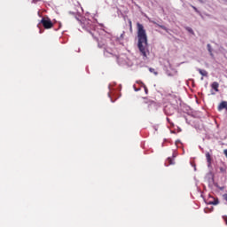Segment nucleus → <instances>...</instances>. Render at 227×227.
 Instances as JSON below:
<instances>
[{"label":"nucleus","mask_w":227,"mask_h":227,"mask_svg":"<svg viewBox=\"0 0 227 227\" xmlns=\"http://www.w3.org/2000/svg\"><path fill=\"white\" fill-rule=\"evenodd\" d=\"M121 65H123V62H121Z\"/></svg>","instance_id":"nucleus-29"},{"label":"nucleus","mask_w":227,"mask_h":227,"mask_svg":"<svg viewBox=\"0 0 227 227\" xmlns=\"http://www.w3.org/2000/svg\"><path fill=\"white\" fill-rule=\"evenodd\" d=\"M137 38L138 44L137 47L144 58H147L148 56V36L146 35V30L145 29V26L141 23H137Z\"/></svg>","instance_id":"nucleus-3"},{"label":"nucleus","mask_w":227,"mask_h":227,"mask_svg":"<svg viewBox=\"0 0 227 227\" xmlns=\"http://www.w3.org/2000/svg\"><path fill=\"white\" fill-rule=\"evenodd\" d=\"M78 21L81 23L83 29L91 34L96 42H98H98H100V39L97 37V35H101L102 36H104V35H106V33L103 32L105 31V29H98V27H97L95 23H93L90 20L82 19L81 15H78Z\"/></svg>","instance_id":"nucleus-2"},{"label":"nucleus","mask_w":227,"mask_h":227,"mask_svg":"<svg viewBox=\"0 0 227 227\" xmlns=\"http://www.w3.org/2000/svg\"><path fill=\"white\" fill-rule=\"evenodd\" d=\"M211 88H212L213 90H215V91H219V82H214L211 84Z\"/></svg>","instance_id":"nucleus-10"},{"label":"nucleus","mask_w":227,"mask_h":227,"mask_svg":"<svg viewBox=\"0 0 227 227\" xmlns=\"http://www.w3.org/2000/svg\"><path fill=\"white\" fill-rule=\"evenodd\" d=\"M129 26L130 27H132V21H129Z\"/></svg>","instance_id":"nucleus-27"},{"label":"nucleus","mask_w":227,"mask_h":227,"mask_svg":"<svg viewBox=\"0 0 227 227\" xmlns=\"http://www.w3.org/2000/svg\"><path fill=\"white\" fill-rule=\"evenodd\" d=\"M197 71L199 72V74H200V75H202V77H207L208 75V72H207V70L205 69L197 68Z\"/></svg>","instance_id":"nucleus-9"},{"label":"nucleus","mask_w":227,"mask_h":227,"mask_svg":"<svg viewBox=\"0 0 227 227\" xmlns=\"http://www.w3.org/2000/svg\"><path fill=\"white\" fill-rule=\"evenodd\" d=\"M223 219L225 220V224L227 225V220H226V216H223Z\"/></svg>","instance_id":"nucleus-25"},{"label":"nucleus","mask_w":227,"mask_h":227,"mask_svg":"<svg viewBox=\"0 0 227 227\" xmlns=\"http://www.w3.org/2000/svg\"><path fill=\"white\" fill-rule=\"evenodd\" d=\"M116 59H117V62L120 63V61H121V58L116 56Z\"/></svg>","instance_id":"nucleus-22"},{"label":"nucleus","mask_w":227,"mask_h":227,"mask_svg":"<svg viewBox=\"0 0 227 227\" xmlns=\"http://www.w3.org/2000/svg\"><path fill=\"white\" fill-rule=\"evenodd\" d=\"M192 8H193V10L197 12V13H200V11H198V8L194 7V6H192Z\"/></svg>","instance_id":"nucleus-21"},{"label":"nucleus","mask_w":227,"mask_h":227,"mask_svg":"<svg viewBox=\"0 0 227 227\" xmlns=\"http://www.w3.org/2000/svg\"><path fill=\"white\" fill-rule=\"evenodd\" d=\"M160 29H163V31H166L168 33V27H166V26L163 25H160Z\"/></svg>","instance_id":"nucleus-16"},{"label":"nucleus","mask_w":227,"mask_h":227,"mask_svg":"<svg viewBox=\"0 0 227 227\" xmlns=\"http://www.w3.org/2000/svg\"><path fill=\"white\" fill-rule=\"evenodd\" d=\"M61 27V22H59V29Z\"/></svg>","instance_id":"nucleus-26"},{"label":"nucleus","mask_w":227,"mask_h":227,"mask_svg":"<svg viewBox=\"0 0 227 227\" xmlns=\"http://www.w3.org/2000/svg\"><path fill=\"white\" fill-rule=\"evenodd\" d=\"M167 121L168 123H169V125H171V127H175V124L173 123V121H171V119H169L168 117H167Z\"/></svg>","instance_id":"nucleus-13"},{"label":"nucleus","mask_w":227,"mask_h":227,"mask_svg":"<svg viewBox=\"0 0 227 227\" xmlns=\"http://www.w3.org/2000/svg\"><path fill=\"white\" fill-rule=\"evenodd\" d=\"M149 71L152 72L153 74H154V75H157V74H158L154 68H149Z\"/></svg>","instance_id":"nucleus-17"},{"label":"nucleus","mask_w":227,"mask_h":227,"mask_svg":"<svg viewBox=\"0 0 227 227\" xmlns=\"http://www.w3.org/2000/svg\"><path fill=\"white\" fill-rule=\"evenodd\" d=\"M209 205H219V199H214L213 201L208 202Z\"/></svg>","instance_id":"nucleus-11"},{"label":"nucleus","mask_w":227,"mask_h":227,"mask_svg":"<svg viewBox=\"0 0 227 227\" xmlns=\"http://www.w3.org/2000/svg\"><path fill=\"white\" fill-rule=\"evenodd\" d=\"M164 113L167 116H171L175 114V106H173V105H167L164 107Z\"/></svg>","instance_id":"nucleus-5"},{"label":"nucleus","mask_w":227,"mask_h":227,"mask_svg":"<svg viewBox=\"0 0 227 227\" xmlns=\"http://www.w3.org/2000/svg\"><path fill=\"white\" fill-rule=\"evenodd\" d=\"M133 88H134L135 91H139V90H141V88H137L136 85H133Z\"/></svg>","instance_id":"nucleus-20"},{"label":"nucleus","mask_w":227,"mask_h":227,"mask_svg":"<svg viewBox=\"0 0 227 227\" xmlns=\"http://www.w3.org/2000/svg\"><path fill=\"white\" fill-rule=\"evenodd\" d=\"M219 170H220V173H226V168L224 167H220Z\"/></svg>","instance_id":"nucleus-14"},{"label":"nucleus","mask_w":227,"mask_h":227,"mask_svg":"<svg viewBox=\"0 0 227 227\" xmlns=\"http://www.w3.org/2000/svg\"><path fill=\"white\" fill-rule=\"evenodd\" d=\"M207 47L208 52H210V54H211V56H212V45L207 44Z\"/></svg>","instance_id":"nucleus-15"},{"label":"nucleus","mask_w":227,"mask_h":227,"mask_svg":"<svg viewBox=\"0 0 227 227\" xmlns=\"http://www.w3.org/2000/svg\"><path fill=\"white\" fill-rule=\"evenodd\" d=\"M168 160L169 165L173 164V160L171 158H168Z\"/></svg>","instance_id":"nucleus-19"},{"label":"nucleus","mask_w":227,"mask_h":227,"mask_svg":"<svg viewBox=\"0 0 227 227\" xmlns=\"http://www.w3.org/2000/svg\"><path fill=\"white\" fill-rule=\"evenodd\" d=\"M169 67H171V64H169Z\"/></svg>","instance_id":"nucleus-30"},{"label":"nucleus","mask_w":227,"mask_h":227,"mask_svg":"<svg viewBox=\"0 0 227 227\" xmlns=\"http://www.w3.org/2000/svg\"><path fill=\"white\" fill-rule=\"evenodd\" d=\"M40 24L43 25L44 29H51V27L54 26V24H52V21L49 19V17L42 18Z\"/></svg>","instance_id":"nucleus-4"},{"label":"nucleus","mask_w":227,"mask_h":227,"mask_svg":"<svg viewBox=\"0 0 227 227\" xmlns=\"http://www.w3.org/2000/svg\"><path fill=\"white\" fill-rule=\"evenodd\" d=\"M206 159H207V167L210 168V166H212V154H210V153L207 152Z\"/></svg>","instance_id":"nucleus-7"},{"label":"nucleus","mask_w":227,"mask_h":227,"mask_svg":"<svg viewBox=\"0 0 227 227\" xmlns=\"http://www.w3.org/2000/svg\"><path fill=\"white\" fill-rule=\"evenodd\" d=\"M100 27H104V25H100Z\"/></svg>","instance_id":"nucleus-28"},{"label":"nucleus","mask_w":227,"mask_h":227,"mask_svg":"<svg viewBox=\"0 0 227 227\" xmlns=\"http://www.w3.org/2000/svg\"><path fill=\"white\" fill-rule=\"evenodd\" d=\"M114 84H116V83L115 82L110 83L108 86V90H109L108 97H109L111 102H114V100L113 99V97H116V94L114 93V89L113 88V86H114Z\"/></svg>","instance_id":"nucleus-6"},{"label":"nucleus","mask_w":227,"mask_h":227,"mask_svg":"<svg viewBox=\"0 0 227 227\" xmlns=\"http://www.w3.org/2000/svg\"><path fill=\"white\" fill-rule=\"evenodd\" d=\"M223 153H224L225 157L227 158V149L223 150Z\"/></svg>","instance_id":"nucleus-24"},{"label":"nucleus","mask_w":227,"mask_h":227,"mask_svg":"<svg viewBox=\"0 0 227 227\" xmlns=\"http://www.w3.org/2000/svg\"><path fill=\"white\" fill-rule=\"evenodd\" d=\"M37 27H39V29H40V31H39L40 34L43 33V30H42V27H40V23L37 25Z\"/></svg>","instance_id":"nucleus-18"},{"label":"nucleus","mask_w":227,"mask_h":227,"mask_svg":"<svg viewBox=\"0 0 227 227\" xmlns=\"http://www.w3.org/2000/svg\"><path fill=\"white\" fill-rule=\"evenodd\" d=\"M105 35L100 37V42H98V47L99 49H104V56L106 58H113L114 56V42L116 43H123V38H125V31L121 34L120 37H115L107 33L106 30H102Z\"/></svg>","instance_id":"nucleus-1"},{"label":"nucleus","mask_w":227,"mask_h":227,"mask_svg":"<svg viewBox=\"0 0 227 227\" xmlns=\"http://www.w3.org/2000/svg\"><path fill=\"white\" fill-rule=\"evenodd\" d=\"M186 29H187V31H189V33H192V28L187 27Z\"/></svg>","instance_id":"nucleus-23"},{"label":"nucleus","mask_w":227,"mask_h":227,"mask_svg":"<svg viewBox=\"0 0 227 227\" xmlns=\"http://www.w3.org/2000/svg\"><path fill=\"white\" fill-rule=\"evenodd\" d=\"M223 109H226L227 111V101H222L218 106V111H223Z\"/></svg>","instance_id":"nucleus-8"},{"label":"nucleus","mask_w":227,"mask_h":227,"mask_svg":"<svg viewBox=\"0 0 227 227\" xmlns=\"http://www.w3.org/2000/svg\"><path fill=\"white\" fill-rule=\"evenodd\" d=\"M140 84L143 86L146 95H148V88H146V85H145V83H143L142 82H140Z\"/></svg>","instance_id":"nucleus-12"}]
</instances>
